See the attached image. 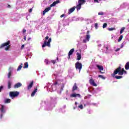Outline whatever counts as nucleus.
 Masks as SVG:
<instances>
[{"mask_svg": "<svg viewBox=\"0 0 129 129\" xmlns=\"http://www.w3.org/2000/svg\"><path fill=\"white\" fill-rule=\"evenodd\" d=\"M123 73H124V74H126V72L124 71V69H121V67L119 66L114 71V72L111 75V76L112 77H114L116 74H118V75H123Z\"/></svg>", "mask_w": 129, "mask_h": 129, "instance_id": "1", "label": "nucleus"}, {"mask_svg": "<svg viewBox=\"0 0 129 129\" xmlns=\"http://www.w3.org/2000/svg\"><path fill=\"white\" fill-rule=\"evenodd\" d=\"M10 44H11V41H10V40L6 42H5V43H3L0 46V49H2V48H4V47L7 46L5 48V51H9V49H10V48H11V45H10Z\"/></svg>", "mask_w": 129, "mask_h": 129, "instance_id": "2", "label": "nucleus"}, {"mask_svg": "<svg viewBox=\"0 0 129 129\" xmlns=\"http://www.w3.org/2000/svg\"><path fill=\"white\" fill-rule=\"evenodd\" d=\"M20 93L18 91H12L9 93V96L12 99L15 98V97H18Z\"/></svg>", "mask_w": 129, "mask_h": 129, "instance_id": "3", "label": "nucleus"}, {"mask_svg": "<svg viewBox=\"0 0 129 129\" xmlns=\"http://www.w3.org/2000/svg\"><path fill=\"white\" fill-rule=\"evenodd\" d=\"M75 68L76 70H79V72L80 73L81 70L82 69V63L79 62V61L75 63Z\"/></svg>", "mask_w": 129, "mask_h": 129, "instance_id": "4", "label": "nucleus"}, {"mask_svg": "<svg viewBox=\"0 0 129 129\" xmlns=\"http://www.w3.org/2000/svg\"><path fill=\"white\" fill-rule=\"evenodd\" d=\"M51 42H52V38H49L47 42L45 41L42 45V48H45L46 46H47V47H49V48L51 47Z\"/></svg>", "mask_w": 129, "mask_h": 129, "instance_id": "5", "label": "nucleus"}, {"mask_svg": "<svg viewBox=\"0 0 129 129\" xmlns=\"http://www.w3.org/2000/svg\"><path fill=\"white\" fill-rule=\"evenodd\" d=\"M90 31L88 30L87 32V35L86 36V39H83V43H86L87 42H89V40L90 39V35L89 34Z\"/></svg>", "mask_w": 129, "mask_h": 129, "instance_id": "6", "label": "nucleus"}, {"mask_svg": "<svg viewBox=\"0 0 129 129\" xmlns=\"http://www.w3.org/2000/svg\"><path fill=\"white\" fill-rule=\"evenodd\" d=\"M96 67L98 68V70H99L100 73H101V74H104L105 72H102V71H103V69H104L103 66L96 64Z\"/></svg>", "mask_w": 129, "mask_h": 129, "instance_id": "7", "label": "nucleus"}, {"mask_svg": "<svg viewBox=\"0 0 129 129\" xmlns=\"http://www.w3.org/2000/svg\"><path fill=\"white\" fill-rule=\"evenodd\" d=\"M89 83L91 84V85H92L93 86H97V84L95 83L94 80L92 79V78H91V79L89 80Z\"/></svg>", "mask_w": 129, "mask_h": 129, "instance_id": "8", "label": "nucleus"}, {"mask_svg": "<svg viewBox=\"0 0 129 129\" xmlns=\"http://www.w3.org/2000/svg\"><path fill=\"white\" fill-rule=\"evenodd\" d=\"M75 9H76V7H74L72 8H71L68 13V15H70L71 14H72L74 11H75Z\"/></svg>", "mask_w": 129, "mask_h": 129, "instance_id": "9", "label": "nucleus"}, {"mask_svg": "<svg viewBox=\"0 0 129 129\" xmlns=\"http://www.w3.org/2000/svg\"><path fill=\"white\" fill-rule=\"evenodd\" d=\"M50 10H51V8L50 7L45 8L43 12V16H45V14H46V13H48V12H49V11H50Z\"/></svg>", "mask_w": 129, "mask_h": 129, "instance_id": "10", "label": "nucleus"}, {"mask_svg": "<svg viewBox=\"0 0 129 129\" xmlns=\"http://www.w3.org/2000/svg\"><path fill=\"white\" fill-rule=\"evenodd\" d=\"M71 97H81V95L80 94H72L70 96Z\"/></svg>", "mask_w": 129, "mask_h": 129, "instance_id": "11", "label": "nucleus"}, {"mask_svg": "<svg viewBox=\"0 0 129 129\" xmlns=\"http://www.w3.org/2000/svg\"><path fill=\"white\" fill-rule=\"evenodd\" d=\"M78 89V87H77V84L75 83L73 87V90H72L73 92H74L75 90H77Z\"/></svg>", "mask_w": 129, "mask_h": 129, "instance_id": "12", "label": "nucleus"}, {"mask_svg": "<svg viewBox=\"0 0 129 129\" xmlns=\"http://www.w3.org/2000/svg\"><path fill=\"white\" fill-rule=\"evenodd\" d=\"M73 53H74V48H72V49H71L69 52V59H70V56L71 55H72L73 54Z\"/></svg>", "mask_w": 129, "mask_h": 129, "instance_id": "13", "label": "nucleus"}, {"mask_svg": "<svg viewBox=\"0 0 129 129\" xmlns=\"http://www.w3.org/2000/svg\"><path fill=\"white\" fill-rule=\"evenodd\" d=\"M77 60L79 61V60H81V53H79V52L77 53Z\"/></svg>", "mask_w": 129, "mask_h": 129, "instance_id": "14", "label": "nucleus"}, {"mask_svg": "<svg viewBox=\"0 0 129 129\" xmlns=\"http://www.w3.org/2000/svg\"><path fill=\"white\" fill-rule=\"evenodd\" d=\"M0 110L2 113H5L6 112V109H5V106L4 105H1Z\"/></svg>", "mask_w": 129, "mask_h": 129, "instance_id": "15", "label": "nucleus"}, {"mask_svg": "<svg viewBox=\"0 0 129 129\" xmlns=\"http://www.w3.org/2000/svg\"><path fill=\"white\" fill-rule=\"evenodd\" d=\"M22 86V83H17L14 85V88H19V87H21Z\"/></svg>", "mask_w": 129, "mask_h": 129, "instance_id": "16", "label": "nucleus"}, {"mask_svg": "<svg viewBox=\"0 0 129 129\" xmlns=\"http://www.w3.org/2000/svg\"><path fill=\"white\" fill-rule=\"evenodd\" d=\"M33 85H34V82L32 81L28 86V89H31L33 87Z\"/></svg>", "mask_w": 129, "mask_h": 129, "instance_id": "17", "label": "nucleus"}, {"mask_svg": "<svg viewBox=\"0 0 129 129\" xmlns=\"http://www.w3.org/2000/svg\"><path fill=\"white\" fill-rule=\"evenodd\" d=\"M37 90H38V89L37 88L35 89L33 92L31 94V96L32 97L35 96V94H36V93L37 92Z\"/></svg>", "mask_w": 129, "mask_h": 129, "instance_id": "18", "label": "nucleus"}, {"mask_svg": "<svg viewBox=\"0 0 129 129\" xmlns=\"http://www.w3.org/2000/svg\"><path fill=\"white\" fill-rule=\"evenodd\" d=\"M86 2L85 0H78V4L82 5H84V4H85Z\"/></svg>", "mask_w": 129, "mask_h": 129, "instance_id": "19", "label": "nucleus"}, {"mask_svg": "<svg viewBox=\"0 0 129 129\" xmlns=\"http://www.w3.org/2000/svg\"><path fill=\"white\" fill-rule=\"evenodd\" d=\"M125 70H128L129 69V61L127 62L125 65Z\"/></svg>", "mask_w": 129, "mask_h": 129, "instance_id": "20", "label": "nucleus"}, {"mask_svg": "<svg viewBox=\"0 0 129 129\" xmlns=\"http://www.w3.org/2000/svg\"><path fill=\"white\" fill-rule=\"evenodd\" d=\"M81 5L80 4H79L77 6H76V9L77 10V11H79V10H80V9H81Z\"/></svg>", "mask_w": 129, "mask_h": 129, "instance_id": "21", "label": "nucleus"}, {"mask_svg": "<svg viewBox=\"0 0 129 129\" xmlns=\"http://www.w3.org/2000/svg\"><path fill=\"white\" fill-rule=\"evenodd\" d=\"M11 86H12V82H11V81H8V89H11Z\"/></svg>", "mask_w": 129, "mask_h": 129, "instance_id": "22", "label": "nucleus"}, {"mask_svg": "<svg viewBox=\"0 0 129 129\" xmlns=\"http://www.w3.org/2000/svg\"><path fill=\"white\" fill-rule=\"evenodd\" d=\"M29 67V64H28V62H26L25 63H24V66L23 67V68L24 69H27Z\"/></svg>", "mask_w": 129, "mask_h": 129, "instance_id": "23", "label": "nucleus"}, {"mask_svg": "<svg viewBox=\"0 0 129 129\" xmlns=\"http://www.w3.org/2000/svg\"><path fill=\"white\" fill-rule=\"evenodd\" d=\"M23 68V63H21V65L19 66L17 69V71H20L21 69Z\"/></svg>", "mask_w": 129, "mask_h": 129, "instance_id": "24", "label": "nucleus"}, {"mask_svg": "<svg viewBox=\"0 0 129 129\" xmlns=\"http://www.w3.org/2000/svg\"><path fill=\"white\" fill-rule=\"evenodd\" d=\"M11 102L10 99H6L5 101V103H10Z\"/></svg>", "mask_w": 129, "mask_h": 129, "instance_id": "25", "label": "nucleus"}, {"mask_svg": "<svg viewBox=\"0 0 129 129\" xmlns=\"http://www.w3.org/2000/svg\"><path fill=\"white\" fill-rule=\"evenodd\" d=\"M122 38H123V36L122 35H121L120 37H119V39L118 40V42H120L121 40H122Z\"/></svg>", "mask_w": 129, "mask_h": 129, "instance_id": "26", "label": "nucleus"}, {"mask_svg": "<svg viewBox=\"0 0 129 129\" xmlns=\"http://www.w3.org/2000/svg\"><path fill=\"white\" fill-rule=\"evenodd\" d=\"M11 76H12V71H10V72H9L8 74V78H11Z\"/></svg>", "mask_w": 129, "mask_h": 129, "instance_id": "27", "label": "nucleus"}, {"mask_svg": "<svg viewBox=\"0 0 129 129\" xmlns=\"http://www.w3.org/2000/svg\"><path fill=\"white\" fill-rule=\"evenodd\" d=\"M115 78L116 79H120L122 78V76H115Z\"/></svg>", "mask_w": 129, "mask_h": 129, "instance_id": "28", "label": "nucleus"}, {"mask_svg": "<svg viewBox=\"0 0 129 129\" xmlns=\"http://www.w3.org/2000/svg\"><path fill=\"white\" fill-rule=\"evenodd\" d=\"M98 77H99V78H101L102 79H103V80H104V79H105V77H104V76H102V75H99L98 76Z\"/></svg>", "mask_w": 129, "mask_h": 129, "instance_id": "29", "label": "nucleus"}, {"mask_svg": "<svg viewBox=\"0 0 129 129\" xmlns=\"http://www.w3.org/2000/svg\"><path fill=\"white\" fill-rule=\"evenodd\" d=\"M56 6V2H53L52 4L50 5V7L53 8V7H55Z\"/></svg>", "mask_w": 129, "mask_h": 129, "instance_id": "30", "label": "nucleus"}, {"mask_svg": "<svg viewBox=\"0 0 129 129\" xmlns=\"http://www.w3.org/2000/svg\"><path fill=\"white\" fill-rule=\"evenodd\" d=\"M107 27V23H104L103 25V29H105Z\"/></svg>", "mask_w": 129, "mask_h": 129, "instance_id": "31", "label": "nucleus"}, {"mask_svg": "<svg viewBox=\"0 0 129 129\" xmlns=\"http://www.w3.org/2000/svg\"><path fill=\"white\" fill-rule=\"evenodd\" d=\"M64 87H65V85L64 84H62L61 87L60 88V91H63V89H64Z\"/></svg>", "mask_w": 129, "mask_h": 129, "instance_id": "32", "label": "nucleus"}, {"mask_svg": "<svg viewBox=\"0 0 129 129\" xmlns=\"http://www.w3.org/2000/svg\"><path fill=\"white\" fill-rule=\"evenodd\" d=\"M124 27H122L120 31V34H122V32H123V31H124Z\"/></svg>", "mask_w": 129, "mask_h": 129, "instance_id": "33", "label": "nucleus"}, {"mask_svg": "<svg viewBox=\"0 0 129 129\" xmlns=\"http://www.w3.org/2000/svg\"><path fill=\"white\" fill-rule=\"evenodd\" d=\"M98 15L99 16H103L104 15V13L103 12H99L98 13Z\"/></svg>", "mask_w": 129, "mask_h": 129, "instance_id": "34", "label": "nucleus"}, {"mask_svg": "<svg viewBox=\"0 0 129 129\" xmlns=\"http://www.w3.org/2000/svg\"><path fill=\"white\" fill-rule=\"evenodd\" d=\"M108 31H114L115 30V28H110L108 29Z\"/></svg>", "mask_w": 129, "mask_h": 129, "instance_id": "35", "label": "nucleus"}, {"mask_svg": "<svg viewBox=\"0 0 129 129\" xmlns=\"http://www.w3.org/2000/svg\"><path fill=\"white\" fill-rule=\"evenodd\" d=\"M79 108H80V109H83V105L81 104L78 106Z\"/></svg>", "mask_w": 129, "mask_h": 129, "instance_id": "36", "label": "nucleus"}, {"mask_svg": "<svg viewBox=\"0 0 129 129\" xmlns=\"http://www.w3.org/2000/svg\"><path fill=\"white\" fill-rule=\"evenodd\" d=\"M44 62H45V64H46V65H48V64H49V62H48V59H45V61H44Z\"/></svg>", "mask_w": 129, "mask_h": 129, "instance_id": "37", "label": "nucleus"}, {"mask_svg": "<svg viewBox=\"0 0 129 129\" xmlns=\"http://www.w3.org/2000/svg\"><path fill=\"white\" fill-rule=\"evenodd\" d=\"M54 3H55L56 5H57V4H60V0H57L56 1H55Z\"/></svg>", "mask_w": 129, "mask_h": 129, "instance_id": "38", "label": "nucleus"}, {"mask_svg": "<svg viewBox=\"0 0 129 129\" xmlns=\"http://www.w3.org/2000/svg\"><path fill=\"white\" fill-rule=\"evenodd\" d=\"M3 89H4V86H0V92H2V90H3Z\"/></svg>", "mask_w": 129, "mask_h": 129, "instance_id": "39", "label": "nucleus"}, {"mask_svg": "<svg viewBox=\"0 0 129 129\" xmlns=\"http://www.w3.org/2000/svg\"><path fill=\"white\" fill-rule=\"evenodd\" d=\"M51 63H52V64H55L56 63V60H51Z\"/></svg>", "mask_w": 129, "mask_h": 129, "instance_id": "40", "label": "nucleus"}, {"mask_svg": "<svg viewBox=\"0 0 129 129\" xmlns=\"http://www.w3.org/2000/svg\"><path fill=\"white\" fill-rule=\"evenodd\" d=\"M97 27H98V24L95 23V27L96 28V29H97Z\"/></svg>", "mask_w": 129, "mask_h": 129, "instance_id": "41", "label": "nucleus"}, {"mask_svg": "<svg viewBox=\"0 0 129 129\" xmlns=\"http://www.w3.org/2000/svg\"><path fill=\"white\" fill-rule=\"evenodd\" d=\"M25 48V44H23L21 46V50H23Z\"/></svg>", "mask_w": 129, "mask_h": 129, "instance_id": "42", "label": "nucleus"}, {"mask_svg": "<svg viewBox=\"0 0 129 129\" xmlns=\"http://www.w3.org/2000/svg\"><path fill=\"white\" fill-rule=\"evenodd\" d=\"M26 32H27V30H26V29H23V34H25V33H26Z\"/></svg>", "mask_w": 129, "mask_h": 129, "instance_id": "43", "label": "nucleus"}, {"mask_svg": "<svg viewBox=\"0 0 129 129\" xmlns=\"http://www.w3.org/2000/svg\"><path fill=\"white\" fill-rule=\"evenodd\" d=\"M119 50H120V48H117V49L115 50V52H118V51H119Z\"/></svg>", "mask_w": 129, "mask_h": 129, "instance_id": "44", "label": "nucleus"}, {"mask_svg": "<svg viewBox=\"0 0 129 129\" xmlns=\"http://www.w3.org/2000/svg\"><path fill=\"white\" fill-rule=\"evenodd\" d=\"M32 12H33V9H29V13H32Z\"/></svg>", "mask_w": 129, "mask_h": 129, "instance_id": "45", "label": "nucleus"}, {"mask_svg": "<svg viewBox=\"0 0 129 129\" xmlns=\"http://www.w3.org/2000/svg\"><path fill=\"white\" fill-rule=\"evenodd\" d=\"M57 84H58V82H55V83H54V86H56V85H57Z\"/></svg>", "mask_w": 129, "mask_h": 129, "instance_id": "46", "label": "nucleus"}, {"mask_svg": "<svg viewBox=\"0 0 129 129\" xmlns=\"http://www.w3.org/2000/svg\"><path fill=\"white\" fill-rule=\"evenodd\" d=\"M94 3H98V0H94Z\"/></svg>", "mask_w": 129, "mask_h": 129, "instance_id": "47", "label": "nucleus"}, {"mask_svg": "<svg viewBox=\"0 0 129 129\" xmlns=\"http://www.w3.org/2000/svg\"><path fill=\"white\" fill-rule=\"evenodd\" d=\"M65 16V15L62 14L60 16V18H63V17H64Z\"/></svg>", "mask_w": 129, "mask_h": 129, "instance_id": "48", "label": "nucleus"}, {"mask_svg": "<svg viewBox=\"0 0 129 129\" xmlns=\"http://www.w3.org/2000/svg\"><path fill=\"white\" fill-rule=\"evenodd\" d=\"M48 39H49V36H46L45 37V40H48Z\"/></svg>", "mask_w": 129, "mask_h": 129, "instance_id": "49", "label": "nucleus"}, {"mask_svg": "<svg viewBox=\"0 0 129 129\" xmlns=\"http://www.w3.org/2000/svg\"><path fill=\"white\" fill-rule=\"evenodd\" d=\"M24 39L25 41H26V40H27V37H26V36H24Z\"/></svg>", "mask_w": 129, "mask_h": 129, "instance_id": "50", "label": "nucleus"}, {"mask_svg": "<svg viewBox=\"0 0 129 129\" xmlns=\"http://www.w3.org/2000/svg\"><path fill=\"white\" fill-rule=\"evenodd\" d=\"M106 51H107V50H108V46H107L106 47Z\"/></svg>", "mask_w": 129, "mask_h": 129, "instance_id": "51", "label": "nucleus"}, {"mask_svg": "<svg viewBox=\"0 0 129 129\" xmlns=\"http://www.w3.org/2000/svg\"><path fill=\"white\" fill-rule=\"evenodd\" d=\"M3 114H1V118H3Z\"/></svg>", "mask_w": 129, "mask_h": 129, "instance_id": "52", "label": "nucleus"}, {"mask_svg": "<svg viewBox=\"0 0 129 129\" xmlns=\"http://www.w3.org/2000/svg\"><path fill=\"white\" fill-rule=\"evenodd\" d=\"M7 8H11V5H8Z\"/></svg>", "mask_w": 129, "mask_h": 129, "instance_id": "53", "label": "nucleus"}, {"mask_svg": "<svg viewBox=\"0 0 129 129\" xmlns=\"http://www.w3.org/2000/svg\"><path fill=\"white\" fill-rule=\"evenodd\" d=\"M30 40H31V38H28V41H30Z\"/></svg>", "mask_w": 129, "mask_h": 129, "instance_id": "54", "label": "nucleus"}, {"mask_svg": "<svg viewBox=\"0 0 129 129\" xmlns=\"http://www.w3.org/2000/svg\"><path fill=\"white\" fill-rule=\"evenodd\" d=\"M75 103L76 105H77V102H75Z\"/></svg>", "mask_w": 129, "mask_h": 129, "instance_id": "55", "label": "nucleus"}, {"mask_svg": "<svg viewBox=\"0 0 129 129\" xmlns=\"http://www.w3.org/2000/svg\"><path fill=\"white\" fill-rule=\"evenodd\" d=\"M56 60L58 61V57L56 58Z\"/></svg>", "mask_w": 129, "mask_h": 129, "instance_id": "56", "label": "nucleus"}, {"mask_svg": "<svg viewBox=\"0 0 129 129\" xmlns=\"http://www.w3.org/2000/svg\"><path fill=\"white\" fill-rule=\"evenodd\" d=\"M128 22H129V19L127 20Z\"/></svg>", "mask_w": 129, "mask_h": 129, "instance_id": "57", "label": "nucleus"}, {"mask_svg": "<svg viewBox=\"0 0 129 129\" xmlns=\"http://www.w3.org/2000/svg\"><path fill=\"white\" fill-rule=\"evenodd\" d=\"M74 109H75V107H74Z\"/></svg>", "mask_w": 129, "mask_h": 129, "instance_id": "58", "label": "nucleus"}]
</instances>
